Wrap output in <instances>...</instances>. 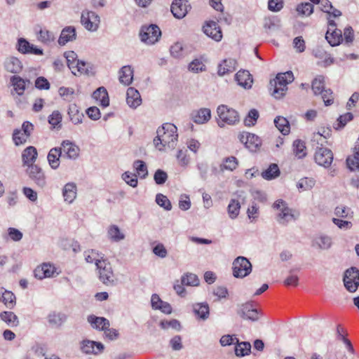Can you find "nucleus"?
Masks as SVG:
<instances>
[{
    "instance_id": "4",
    "label": "nucleus",
    "mask_w": 359,
    "mask_h": 359,
    "mask_svg": "<svg viewBox=\"0 0 359 359\" xmlns=\"http://www.w3.org/2000/svg\"><path fill=\"white\" fill-rule=\"evenodd\" d=\"M276 212V220L282 225H286L288 223L295 221L297 216L294 214V210L289 208L287 203L282 199L276 201L273 205Z\"/></svg>"
},
{
    "instance_id": "38",
    "label": "nucleus",
    "mask_w": 359,
    "mask_h": 359,
    "mask_svg": "<svg viewBox=\"0 0 359 359\" xmlns=\"http://www.w3.org/2000/svg\"><path fill=\"white\" fill-rule=\"evenodd\" d=\"M85 260L86 262L93 264L94 263L96 268L100 265L101 261H104V255L97 250H89L84 252Z\"/></svg>"
},
{
    "instance_id": "22",
    "label": "nucleus",
    "mask_w": 359,
    "mask_h": 359,
    "mask_svg": "<svg viewBox=\"0 0 359 359\" xmlns=\"http://www.w3.org/2000/svg\"><path fill=\"white\" fill-rule=\"evenodd\" d=\"M187 1L184 0H175L171 5V12L177 19H182L188 13Z\"/></svg>"
},
{
    "instance_id": "42",
    "label": "nucleus",
    "mask_w": 359,
    "mask_h": 359,
    "mask_svg": "<svg viewBox=\"0 0 359 359\" xmlns=\"http://www.w3.org/2000/svg\"><path fill=\"white\" fill-rule=\"evenodd\" d=\"M235 354L238 357H243L250 354L251 351V344L247 341L236 342Z\"/></svg>"
},
{
    "instance_id": "12",
    "label": "nucleus",
    "mask_w": 359,
    "mask_h": 359,
    "mask_svg": "<svg viewBox=\"0 0 359 359\" xmlns=\"http://www.w3.org/2000/svg\"><path fill=\"white\" fill-rule=\"evenodd\" d=\"M240 142L250 151H256L262 145V140L257 135L248 132H242L238 136Z\"/></svg>"
},
{
    "instance_id": "27",
    "label": "nucleus",
    "mask_w": 359,
    "mask_h": 359,
    "mask_svg": "<svg viewBox=\"0 0 359 359\" xmlns=\"http://www.w3.org/2000/svg\"><path fill=\"white\" fill-rule=\"evenodd\" d=\"M126 102L131 108L135 109L139 107L142 103L139 91L134 88H128L126 92Z\"/></svg>"
},
{
    "instance_id": "23",
    "label": "nucleus",
    "mask_w": 359,
    "mask_h": 359,
    "mask_svg": "<svg viewBox=\"0 0 359 359\" xmlns=\"http://www.w3.org/2000/svg\"><path fill=\"white\" fill-rule=\"evenodd\" d=\"M77 196V187L74 182L67 183L62 188L64 201L68 204L72 203Z\"/></svg>"
},
{
    "instance_id": "14",
    "label": "nucleus",
    "mask_w": 359,
    "mask_h": 359,
    "mask_svg": "<svg viewBox=\"0 0 359 359\" xmlns=\"http://www.w3.org/2000/svg\"><path fill=\"white\" fill-rule=\"evenodd\" d=\"M314 160L318 165L327 168L333 161V153L328 148L317 147L314 154Z\"/></svg>"
},
{
    "instance_id": "13",
    "label": "nucleus",
    "mask_w": 359,
    "mask_h": 359,
    "mask_svg": "<svg viewBox=\"0 0 359 359\" xmlns=\"http://www.w3.org/2000/svg\"><path fill=\"white\" fill-rule=\"evenodd\" d=\"M325 39L331 46H339L343 40L341 29H337L335 22L330 18Z\"/></svg>"
},
{
    "instance_id": "64",
    "label": "nucleus",
    "mask_w": 359,
    "mask_h": 359,
    "mask_svg": "<svg viewBox=\"0 0 359 359\" xmlns=\"http://www.w3.org/2000/svg\"><path fill=\"white\" fill-rule=\"evenodd\" d=\"M160 326L162 329H168L172 327L176 330H180L181 327L180 322L175 319L170 320H162L160 323Z\"/></svg>"
},
{
    "instance_id": "40",
    "label": "nucleus",
    "mask_w": 359,
    "mask_h": 359,
    "mask_svg": "<svg viewBox=\"0 0 359 359\" xmlns=\"http://www.w3.org/2000/svg\"><path fill=\"white\" fill-rule=\"evenodd\" d=\"M5 68L11 73H18L22 69L20 60L15 57H8L5 62Z\"/></svg>"
},
{
    "instance_id": "44",
    "label": "nucleus",
    "mask_w": 359,
    "mask_h": 359,
    "mask_svg": "<svg viewBox=\"0 0 359 359\" xmlns=\"http://www.w3.org/2000/svg\"><path fill=\"white\" fill-rule=\"evenodd\" d=\"M238 165V161L236 157L229 156L223 159L220 165V170L222 171H233L237 168Z\"/></svg>"
},
{
    "instance_id": "25",
    "label": "nucleus",
    "mask_w": 359,
    "mask_h": 359,
    "mask_svg": "<svg viewBox=\"0 0 359 359\" xmlns=\"http://www.w3.org/2000/svg\"><path fill=\"white\" fill-rule=\"evenodd\" d=\"M151 307L154 310H159L165 314H170L172 312L170 304L166 302H163L156 294H154L151 298Z\"/></svg>"
},
{
    "instance_id": "57",
    "label": "nucleus",
    "mask_w": 359,
    "mask_h": 359,
    "mask_svg": "<svg viewBox=\"0 0 359 359\" xmlns=\"http://www.w3.org/2000/svg\"><path fill=\"white\" fill-rule=\"evenodd\" d=\"M297 11L299 15L309 16L313 12V6L309 2L302 3L297 6Z\"/></svg>"
},
{
    "instance_id": "41",
    "label": "nucleus",
    "mask_w": 359,
    "mask_h": 359,
    "mask_svg": "<svg viewBox=\"0 0 359 359\" xmlns=\"http://www.w3.org/2000/svg\"><path fill=\"white\" fill-rule=\"evenodd\" d=\"M274 124L278 130L284 135H288L290 131L289 121L283 116H277L274 119Z\"/></svg>"
},
{
    "instance_id": "61",
    "label": "nucleus",
    "mask_w": 359,
    "mask_h": 359,
    "mask_svg": "<svg viewBox=\"0 0 359 359\" xmlns=\"http://www.w3.org/2000/svg\"><path fill=\"white\" fill-rule=\"evenodd\" d=\"M205 69V65L200 59H194L189 65V70L194 73L203 72Z\"/></svg>"
},
{
    "instance_id": "26",
    "label": "nucleus",
    "mask_w": 359,
    "mask_h": 359,
    "mask_svg": "<svg viewBox=\"0 0 359 359\" xmlns=\"http://www.w3.org/2000/svg\"><path fill=\"white\" fill-rule=\"evenodd\" d=\"M76 38V34L75 27L73 26H67L62 29L57 42L60 46H65L68 42L74 41Z\"/></svg>"
},
{
    "instance_id": "54",
    "label": "nucleus",
    "mask_w": 359,
    "mask_h": 359,
    "mask_svg": "<svg viewBox=\"0 0 359 359\" xmlns=\"http://www.w3.org/2000/svg\"><path fill=\"white\" fill-rule=\"evenodd\" d=\"M316 184V181L313 178L304 177L301 179L297 184V187L302 191L311 189Z\"/></svg>"
},
{
    "instance_id": "16",
    "label": "nucleus",
    "mask_w": 359,
    "mask_h": 359,
    "mask_svg": "<svg viewBox=\"0 0 359 359\" xmlns=\"http://www.w3.org/2000/svg\"><path fill=\"white\" fill-rule=\"evenodd\" d=\"M59 149H61L62 156L69 159L76 160L79 156V147L70 140L62 141Z\"/></svg>"
},
{
    "instance_id": "18",
    "label": "nucleus",
    "mask_w": 359,
    "mask_h": 359,
    "mask_svg": "<svg viewBox=\"0 0 359 359\" xmlns=\"http://www.w3.org/2000/svg\"><path fill=\"white\" fill-rule=\"evenodd\" d=\"M57 274L55 267L49 263H43L34 270L35 277L40 280L51 278Z\"/></svg>"
},
{
    "instance_id": "3",
    "label": "nucleus",
    "mask_w": 359,
    "mask_h": 359,
    "mask_svg": "<svg viewBox=\"0 0 359 359\" xmlns=\"http://www.w3.org/2000/svg\"><path fill=\"white\" fill-rule=\"evenodd\" d=\"M217 125L220 128H224L226 125L233 126L239 122L238 113L227 105H219L217 108Z\"/></svg>"
},
{
    "instance_id": "19",
    "label": "nucleus",
    "mask_w": 359,
    "mask_h": 359,
    "mask_svg": "<svg viewBox=\"0 0 359 359\" xmlns=\"http://www.w3.org/2000/svg\"><path fill=\"white\" fill-rule=\"evenodd\" d=\"M104 346L101 342L83 340L81 344V349L86 354L98 355L104 351Z\"/></svg>"
},
{
    "instance_id": "62",
    "label": "nucleus",
    "mask_w": 359,
    "mask_h": 359,
    "mask_svg": "<svg viewBox=\"0 0 359 359\" xmlns=\"http://www.w3.org/2000/svg\"><path fill=\"white\" fill-rule=\"evenodd\" d=\"M122 179L127 184L132 187H136L137 186V178L135 174H132L130 172H125L122 175Z\"/></svg>"
},
{
    "instance_id": "58",
    "label": "nucleus",
    "mask_w": 359,
    "mask_h": 359,
    "mask_svg": "<svg viewBox=\"0 0 359 359\" xmlns=\"http://www.w3.org/2000/svg\"><path fill=\"white\" fill-rule=\"evenodd\" d=\"M156 203L163 208L165 210L172 209V204L168 197L162 194H158L156 196Z\"/></svg>"
},
{
    "instance_id": "6",
    "label": "nucleus",
    "mask_w": 359,
    "mask_h": 359,
    "mask_svg": "<svg viewBox=\"0 0 359 359\" xmlns=\"http://www.w3.org/2000/svg\"><path fill=\"white\" fill-rule=\"evenodd\" d=\"M161 36L160 28L156 25L142 26L140 32L141 41L147 45L156 43Z\"/></svg>"
},
{
    "instance_id": "33",
    "label": "nucleus",
    "mask_w": 359,
    "mask_h": 359,
    "mask_svg": "<svg viewBox=\"0 0 359 359\" xmlns=\"http://www.w3.org/2000/svg\"><path fill=\"white\" fill-rule=\"evenodd\" d=\"M62 156L61 149L59 147L52 148L47 156V160L49 165L53 170H56L59 168L60 157Z\"/></svg>"
},
{
    "instance_id": "21",
    "label": "nucleus",
    "mask_w": 359,
    "mask_h": 359,
    "mask_svg": "<svg viewBox=\"0 0 359 359\" xmlns=\"http://www.w3.org/2000/svg\"><path fill=\"white\" fill-rule=\"evenodd\" d=\"M237 67V62L232 58L223 60L217 67V74L219 76H222L225 74H229L233 72Z\"/></svg>"
},
{
    "instance_id": "48",
    "label": "nucleus",
    "mask_w": 359,
    "mask_h": 359,
    "mask_svg": "<svg viewBox=\"0 0 359 359\" xmlns=\"http://www.w3.org/2000/svg\"><path fill=\"white\" fill-rule=\"evenodd\" d=\"M312 90L315 95H320L325 89V78L323 76H318L312 81Z\"/></svg>"
},
{
    "instance_id": "10",
    "label": "nucleus",
    "mask_w": 359,
    "mask_h": 359,
    "mask_svg": "<svg viewBox=\"0 0 359 359\" xmlns=\"http://www.w3.org/2000/svg\"><path fill=\"white\" fill-rule=\"evenodd\" d=\"M99 278L100 281L107 285L114 284L115 278L111 266L107 259L101 261L100 265L97 267Z\"/></svg>"
},
{
    "instance_id": "2",
    "label": "nucleus",
    "mask_w": 359,
    "mask_h": 359,
    "mask_svg": "<svg viewBox=\"0 0 359 359\" xmlns=\"http://www.w3.org/2000/svg\"><path fill=\"white\" fill-rule=\"evenodd\" d=\"M293 80L294 76L290 71L278 74L276 77L270 81V86L273 87L272 95L276 99L283 97L287 90V84Z\"/></svg>"
},
{
    "instance_id": "55",
    "label": "nucleus",
    "mask_w": 359,
    "mask_h": 359,
    "mask_svg": "<svg viewBox=\"0 0 359 359\" xmlns=\"http://www.w3.org/2000/svg\"><path fill=\"white\" fill-rule=\"evenodd\" d=\"M346 165L351 171L359 170V158L354 150L353 154L347 157Z\"/></svg>"
},
{
    "instance_id": "29",
    "label": "nucleus",
    "mask_w": 359,
    "mask_h": 359,
    "mask_svg": "<svg viewBox=\"0 0 359 359\" xmlns=\"http://www.w3.org/2000/svg\"><path fill=\"white\" fill-rule=\"evenodd\" d=\"M134 71L131 66L126 65L122 67L118 72L119 82L124 86H129L133 80Z\"/></svg>"
},
{
    "instance_id": "36",
    "label": "nucleus",
    "mask_w": 359,
    "mask_h": 359,
    "mask_svg": "<svg viewBox=\"0 0 359 359\" xmlns=\"http://www.w3.org/2000/svg\"><path fill=\"white\" fill-rule=\"evenodd\" d=\"M68 115L70 121L75 125L82 123L83 114L80 111L76 104H70L68 108Z\"/></svg>"
},
{
    "instance_id": "47",
    "label": "nucleus",
    "mask_w": 359,
    "mask_h": 359,
    "mask_svg": "<svg viewBox=\"0 0 359 359\" xmlns=\"http://www.w3.org/2000/svg\"><path fill=\"white\" fill-rule=\"evenodd\" d=\"M293 151L298 158H302L306 156V146L303 141L296 140L293 142Z\"/></svg>"
},
{
    "instance_id": "35",
    "label": "nucleus",
    "mask_w": 359,
    "mask_h": 359,
    "mask_svg": "<svg viewBox=\"0 0 359 359\" xmlns=\"http://www.w3.org/2000/svg\"><path fill=\"white\" fill-rule=\"evenodd\" d=\"M211 118V111L208 108H201L193 114V121L197 124H204Z\"/></svg>"
},
{
    "instance_id": "43",
    "label": "nucleus",
    "mask_w": 359,
    "mask_h": 359,
    "mask_svg": "<svg viewBox=\"0 0 359 359\" xmlns=\"http://www.w3.org/2000/svg\"><path fill=\"white\" fill-rule=\"evenodd\" d=\"M194 312L201 319L205 320L208 318L210 311L208 304L200 303L194 305Z\"/></svg>"
},
{
    "instance_id": "9",
    "label": "nucleus",
    "mask_w": 359,
    "mask_h": 359,
    "mask_svg": "<svg viewBox=\"0 0 359 359\" xmlns=\"http://www.w3.org/2000/svg\"><path fill=\"white\" fill-rule=\"evenodd\" d=\"M81 23L89 32H95L100 24V16L94 11L83 10L81 13Z\"/></svg>"
},
{
    "instance_id": "17",
    "label": "nucleus",
    "mask_w": 359,
    "mask_h": 359,
    "mask_svg": "<svg viewBox=\"0 0 359 359\" xmlns=\"http://www.w3.org/2000/svg\"><path fill=\"white\" fill-rule=\"evenodd\" d=\"M203 33L212 40L219 42L222 39V32L219 25L215 21L205 22L203 26Z\"/></svg>"
},
{
    "instance_id": "50",
    "label": "nucleus",
    "mask_w": 359,
    "mask_h": 359,
    "mask_svg": "<svg viewBox=\"0 0 359 359\" xmlns=\"http://www.w3.org/2000/svg\"><path fill=\"white\" fill-rule=\"evenodd\" d=\"M0 318L8 325H18V318L17 316L11 311H3L0 313Z\"/></svg>"
},
{
    "instance_id": "24",
    "label": "nucleus",
    "mask_w": 359,
    "mask_h": 359,
    "mask_svg": "<svg viewBox=\"0 0 359 359\" xmlns=\"http://www.w3.org/2000/svg\"><path fill=\"white\" fill-rule=\"evenodd\" d=\"M37 156L38 152L34 147L29 146L25 149L22 153V160L24 165H27V168H29L31 165H35L34 163Z\"/></svg>"
},
{
    "instance_id": "5",
    "label": "nucleus",
    "mask_w": 359,
    "mask_h": 359,
    "mask_svg": "<svg viewBox=\"0 0 359 359\" xmlns=\"http://www.w3.org/2000/svg\"><path fill=\"white\" fill-rule=\"evenodd\" d=\"M67 64L72 73L75 76L86 74L88 73L89 65L83 60L78 59L77 54L72 50L64 53Z\"/></svg>"
},
{
    "instance_id": "7",
    "label": "nucleus",
    "mask_w": 359,
    "mask_h": 359,
    "mask_svg": "<svg viewBox=\"0 0 359 359\" xmlns=\"http://www.w3.org/2000/svg\"><path fill=\"white\" fill-rule=\"evenodd\" d=\"M233 275L236 278H243L252 272V264L245 257H238L233 262Z\"/></svg>"
},
{
    "instance_id": "49",
    "label": "nucleus",
    "mask_w": 359,
    "mask_h": 359,
    "mask_svg": "<svg viewBox=\"0 0 359 359\" xmlns=\"http://www.w3.org/2000/svg\"><path fill=\"white\" fill-rule=\"evenodd\" d=\"M240 209V203L236 199H231L227 208L229 217L233 219H236L239 215Z\"/></svg>"
},
{
    "instance_id": "1",
    "label": "nucleus",
    "mask_w": 359,
    "mask_h": 359,
    "mask_svg": "<svg viewBox=\"0 0 359 359\" xmlns=\"http://www.w3.org/2000/svg\"><path fill=\"white\" fill-rule=\"evenodd\" d=\"M157 136L154 144L159 151L166 148L173 149L177 142L178 134L177 127L170 123H165L157 130Z\"/></svg>"
},
{
    "instance_id": "60",
    "label": "nucleus",
    "mask_w": 359,
    "mask_h": 359,
    "mask_svg": "<svg viewBox=\"0 0 359 359\" xmlns=\"http://www.w3.org/2000/svg\"><path fill=\"white\" fill-rule=\"evenodd\" d=\"M182 283L189 286H197L199 284V279L194 273H187L182 276Z\"/></svg>"
},
{
    "instance_id": "28",
    "label": "nucleus",
    "mask_w": 359,
    "mask_h": 359,
    "mask_svg": "<svg viewBox=\"0 0 359 359\" xmlns=\"http://www.w3.org/2000/svg\"><path fill=\"white\" fill-rule=\"evenodd\" d=\"M332 245V238L325 234H320L315 236L311 245L321 250H328Z\"/></svg>"
},
{
    "instance_id": "11",
    "label": "nucleus",
    "mask_w": 359,
    "mask_h": 359,
    "mask_svg": "<svg viewBox=\"0 0 359 359\" xmlns=\"http://www.w3.org/2000/svg\"><path fill=\"white\" fill-rule=\"evenodd\" d=\"M343 280L346 289L350 292H355L359 287V270L355 267L347 269Z\"/></svg>"
},
{
    "instance_id": "30",
    "label": "nucleus",
    "mask_w": 359,
    "mask_h": 359,
    "mask_svg": "<svg viewBox=\"0 0 359 359\" xmlns=\"http://www.w3.org/2000/svg\"><path fill=\"white\" fill-rule=\"evenodd\" d=\"M88 322L94 329L104 331L110 326L109 321L104 317H97L94 315L88 316Z\"/></svg>"
},
{
    "instance_id": "34",
    "label": "nucleus",
    "mask_w": 359,
    "mask_h": 359,
    "mask_svg": "<svg viewBox=\"0 0 359 359\" xmlns=\"http://www.w3.org/2000/svg\"><path fill=\"white\" fill-rule=\"evenodd\" d=\"M11 83L16 93L18 95H22L26 89V86L30 84V81L23 79L19 76H13L11 78Z\"/></svg>"
},
{
    "instance_id": "53",
    "label": "nucleus",
    "mask_w": 359,
    "mask_h": 359,
    "mask_svg": "<svg viewBox=\"0 0 359 359\" xmlns=\"http://www.w3.org/2000/svg\"><path fill=\"white\" fill-rule=\"evenodd\" d=\"M29 137L20 129H15L13 133V140L16 146L25 144Z\"/></svg>"
},
{
    "instance_id": "52",
    "label": "nucleus",
    "mask_w": 359,
    "mask_h": 359,
    "mask_svg": "<svg viewBox=\"0 0 359 359\" xmlns=\"http://www.w3.org/2000/svg\"><path fill=\"white\" fill-rule=\"evenodd\" d=\"M133 168L140 178H145L148 175L147 167L145 163L141 160H137L133 163Z\"/></svg>"
},
{
    "instance_id": "59",
    "label": "nucleus",
    "mask_w": 359,
    "mask_h": 359,
    "mask_svg": "<svg viewBox=\"0 0 359 359\" xmlns=\"http://www.w3.org/2000/svg\"><path fill=\"white\" fill-rule=\"evenodd\" d=\"M258 118L259 113L257 110L255 109H251L244 119L245 126L248 127L255 126Z\"/></svg>"
},
{
    "instance_id": "39",
    "label": "nucleus",
    "mask_w": 359,
    "mask_h": 359,
    "mask_svg": "<svg viewBox=\"0 0 359 359\" xmlns=\"http://www.w3.org/2000/svg\"><path fill=\"white\" fill-rule=\"evenodd\" d=\"M48 323L53 327H60L67 320V316L62 313L52 312L47 316Z\"/></svg>"
},
{
    "instance_id": "32",
    "label": "nucleus",
    "mask_w": 359,
    "mask_h": 359,
    "mask_svg": "<svg viewBox=\"0 0 359 359\" xmlns=\"http://www.w3.org/2000/svg\"><path fill=\"white\" fill-rule=\"evenodd\" d=\"M238 84L245 88H250L252 83V78L248 71L240 70L235 76Z\"/></svg>"
},
{
    "instance_id": "20",
    "label": "nucleus",
    "mask_w": 359,
    "mask_h": 359,
    "mask_svg": "<svg viewBox=\"0 0 359 359\" xmlns=\"http://www.w3.org/2000/svg\"><path fill=\"white\" fill-rule=\"evenodd\" d=\"M18 50L22 54H32L36 55H43V50L29 43L26 39L20 38L18 41Z\"/></svg>"
},
{
    "instance_id": "37",
    "label": "nucleus",
    "mask_w": 359,
    "mask_h": 359,
    "mask_svg": "<svg viewBox=\"0 0 359 359\" xmlns=\"http://www.w3.org/2000/svg\"><path fill=\"white\" fill-rule=\"evenodd\" d=\"M93 97L97 102H99L100 105L103 107H106L109 104L108 93L104 87H100L94 91L93 93Z\"/></svg>"
},
{
    "instance_id": "45",
    "label": "nucleus",
    "mask_w": 359,
    "mask_h": 359,
    "mask_svg": "<svg viewBox=\"0 0 359 359\" xmlns=\"http://www.w3.org/2000/svg\"><path fill=\"white\" fill-rule=\"evenodd\" d=\"M280 175V170L278 165L275 163L271 164L269 168L262 172V176L264 179L271 180L276 178Z\"/></svg>"
},
{
    "instance_id": "51",
    "label": "nucleus",
    "mask_w": 359,
    "mask_h": 359,
    "mask_svg": "<svg viewBox=\"0 0 359 359\" xmlns=\"http://www.w3.org/2000/svg\"><path fill=\"white\" fill-rule=\"evenodd\" d=\"M55 34L53 32H50L47 29H41L38 34H37V39L46 44H49L51 42L54 41L55 40Z\"/></svg>"
},
{
    "instance_id": "63",
    "label": "nucleus",
    "mask_w": 359,
    "mask_h": 359,
    "mask_svg": "<svg viewBox=\"0 0 359 359\" xmlns=\"http://www.w3.org/2000/svg\"><path fill=\"white\" fill-rule=\"evenodd\" d=\"M7 231V236L13 241L18 242L21 241V239L22 238V233L15 228L9 227Z\"/></svg>"
},
{
    "instance_id": "46",
    "label": "nucleus",
    "mask_w": 359,
    "mask_h": 359,
    "mask_svg": "<svg viewBox=\"0 0 359 359\" xmlns=\"http://www.w3.org/2000/svg\"><path fill=\"white\" fill-rule=\"evenodd\" d=\"M15 296L12 292L5 290L2 294L1 301L8 309H12L15 306Z\"/></svg>"
},
{
    "instance_id": "15",
    "label": "nucleus",
    "mask_w": 359,
    "mask_h": 359,
    "mask_svg": "<svg viewBox=\"0 0 359 359\" xmlns=\"http://www.w3.org/2000/svg\"><path fill=\"white\" fill-rule=\"evenodd\" d=\"M27 172L31 180H32L36 185L40 188L46 186V177L42 169L37 165H31L27 168Z\"/></svg>"
},
{
    "instance_id": "56",
    "label": "nucleus",
    "mask_w": 359,
    "mask_h": 359,
    "mask_svg": "<svg viewBox=\"0 0 359 359\" xmlns=\"http://www.w3.org/2000/svg\"><path fill=\"white\" fill-rule=\"evenodd\" d=\"M353 211L351 208L344 205H339L334 210V215L338 217L351 218L353 217Z\"/></svg>"
},
{
    "instance_id": "8",
    "label": "nucleus",
    "mask_w": 359,
    "mask_h": 359,
    "mask_svg": "<svg viewBox=\"0 0 359 359\" xmlns=\"http://www.w3.org/2000/svg\"><path fill=\"white\" fill-rule=\"evenodd\" d=\"M238 314L243 319L257 321L262 316L261 310H259L253 302H248L240 306Z\"/></svg>"
},
{
    "instance_id": "31",
    "label": "nucleus",
    "mask_w": 359,
    "mask_h": 359,
    "mask_svg": "<svg viewBox=\"0 0 359 359\" xmlns=\"http://www.w3.org/2000/svg\"><path fill=\"white\" fill-rule=\"evenodd\" d=\"M108 239L114 243H118L125 239V233L119 229L117 225L111 224L109 226L107 231Z\"/></svg>"
}]
</instances>
